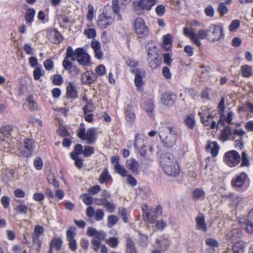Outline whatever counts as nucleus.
I'll return each mask as SVG.
<instances>
[{"instance_id":"nucleus-1","label":"nucleus","mask_w":253,"mask_h":253,"mask_svg":"<svg viewBox=\"0 0 253 253\" xmlns=\"http://www.w3.org/2000/svg\"><path fill=\"white\" fill-rule=\"evenodd\" d=\"M160 163L164 171L168 175L175 177L179 174V166L172 155L167 154L162 156Z\"/></svg>"},{"instance_id":"nucleus-2","label":"nucleus","mask_w":253,"mask_h":253,"mask_svg":"<svg viewBox=\"0 0 253 253\" xmlns=\"http://www.w3.org/2000/svg\"><path fill=\"white\" fill-rule=\"evenodd\" d=\"M158 134L161 142L165 147L172 148L176 144L177 136L172 127L161 126L158 129Z\"/></svg>"},{"instance_id":"nucleus-3","label":"nucleus","mask_w":253,"mask_h":253,"mask_svg":"<svg viewBox=\"0 0 253 253\" xmlns=\"http://www.w3.org/2000/svg\"><path fill=\"white\" fill-rule=\"evenodd\" d=\"M67 58L71 59L72 61L77 60L78 63L82 66L89 65L90 61V57L86 50L82 47H79L73 51L72 47H67L66 52Z\"/></svg>"},{"instance_id":"nucleus-4","label":"nucleus","mask_w":253,"mask_h":253,"mask_svg":"<svg viewBox=\"0 0 253 253\" xmlns=\"http://www.w3.org/2000/svg\"><path fill=\"white\" fill-rule=\"evenodd\" d=\"M183 35L189 38L190 40L197 46H200L202 43L200 40H203L209 37V29L205 30L204 29L200 30L198 34H196L193 28L189 29L187 27H184L183 29Z\"/></svg>"},{"instance_id":"nucleus-5","label":"nucleus","mask_w":253,"mask_h":253,"mask_svg":"<svg viewBox=\"0 0 253 253\" xmlns=\"http://www.w3.org/2000/svg\"><path fill=\"white\" fill-rule=\"evenodd\" d=\"M77 135L80 139L85 141L88 144H93L97 139L96 129L91 127L86 130L84 124H81Z\"/></svg>"},{"instance_id":"nucleus-6","label":"nucleus","mask_w":253,"mask_h":253,"mask_svg":"<svg viewBox=\"0 0 253 253\" xmlns=\"http://www.w3.org/2000/svg\"><path fill=\"white\" fill-rule=\"evenodd\" d=\"M86 234L90 237H94L91 242L92 248L95 252H97L100 248V244L104 241L106 236L105 232L97 230L95 228L89 227L86 231Z\"/></svg>"},{"instance_id":"nucleus-7","label":"nucleus","mask_w":253,"mask_h":253,"mask_svg":"<svg viewBox=\"0 0 253 253\" xmlns=\"http://www.w3.org/2000/svg\"><path fill=\"white\" fill-rule=\"evenodd\" d=\"M143 218L144 221L149 223H154L162 214V208L158 205L155 208L148 209L146 205L142 207Z\"/></svg>"},{"instance_id":"nucleus-8","label":"nucleus","mask_w":253,"mask_h":253,"mask_svg":"<svg viewBox=\"0 0 253 253\" xmlns=\"http://www.w3.org/2000/svg\"><path fill=\"white\" fill-rule=\"evenodd\" d=\"M157 2V0H137L133 2V7L135 12L140 14L151 10Z\"/></svg>"},{"instance_id":"nucleus-9","label":"nucleus","mask_w":253,"mask_h":253,"mask_svg":"<svg viewBox=\"0 0 253 253\" xmlns=\"http://www.w3.org/2000/svg\"><path fill=\"white\" fill-rule=\"evenodd\" d=\"M115 15H112L107 11L104 10L98 16L97 25L100 29H104L111 25L115 21Z\"/></svg>"},{"instance_id":"nucleus-10","label":"nucleus","mask_w":253,"mask_h":253,"mask_svg":"<svg viewBox=\"0 0 253 253\" xmlns=\"http://www.w3.org/2000/svg\"><path fill=\"white\" fill-rule=\"evenodd\" d=\"M223 161L229 167H235L240 163L241 157L238 152L235 150H230L224 154Z\"/></svg>"},{"instance_id":"nucleus-11","label":"nucleus","mask_w":253,"mask_h":253,"mask_svg":"<svg viewBox=\"0 0 253 253\" xmlns=\"http://www.w3.org/2000/svg\"><path fill=\"white\" fill-rule=\"evenodd\" d=\"M145 138V136L143 134L137 133L135 136L134 146L136 150H137L136 152L143 157L146 156Z\"/></svg>"},{"instance_id":"nucleus-12","label":"nucleus","mask_w":253,"mask_h":253,"mask_svg":"<svg viewBox=\"0 0 253 253\" xmlns=\"http://www.w3.org/2000/svg\"><path fill=\"white\" fill-rule=\"evenodd\" d=\"M134 27L139 38H143L148 35V29L142 18H137L135 20Z\"/></svg>"},{"instance_id":"nucleus-13","label":"nucleus","mask_w":253,"mask_h":253,"mask_svg":"<svg viewBox=\"0 0 253 253\" xmlns=\"http://www.w3.org/2000/svg\"><path fill=\"white\" fill-rule=\"evenodd\" d=\"M209 37L208 39L212 42L218 41L223 35V28L221 26L215 24H211L209 27Z\"/></svg>"},{"instance_id":"nucleus-14","label":"nucleus","mask_w":253,"mask_h":253,"mask_svg":"<svg viewBox=\"0 0 253 253\" xmlns=\"http://www.w3.org/2000/svg\"><path fill=\"white\" fill-rule=\"evenodd\" d=\"M198 114L201 117V122L204 126H209L210 128L211 129L216 127L215 121L211 119L212 116L209 114L206 110L202 109L201 111H199Z\"/></svg>"},{"instance_id":"nucleus-15","label":"nucleus","mask_w":253,"mask_h":253,"mask_svg":"<svg viewBox=\"0 0 253 253\" xmlns=\"http://www.w3.org/2000/svg\"><path fill=\"white\" fill-rule=\"evenodd\" d=\"M23 147L21 150L22 155L25 157L31 156L35 147V141L32 139L26 138L23 141Z\"/></svg>"},{"instance_id":"nucleus-16","label":"nucleus","mask_w":253,"mask_h":253,"mask_svg":"<svg viewBox=\"0 0 253 253\" xmlns=\"http://www.w3.org/2000/svg\"><path fill=\"white\" fill-rule=\"evenodd\" d=\"M66 56L62 62V66L65 70L68 71L69 73L73 76L79 75L81 70L76 66L73 65L72 63Z\"/></svg>"},{"instance_id":"nucleus-17","label":"nucleus","mask_w":253,"mask_h":253,"mask_svg":"<svg viewBox=\"0 0 253 253\" xmlns=\"http://www.w3.org/2000/svg\"><path fill=\"white\" fill-rule=\"evenodd\" d=\"M86 216L88 217H94L96 221H100L102 220L104 216V212L102 209H97L95 211L93 207H88L86 211Z\"/></svg>"},{"instance_id":"nucleus-18","label":"nucleus","mask_w":253,"mask_h":253,"mask_svg":"<svg viewBox=\"0 0 253 253\" xmlns=\"http://www.w3.org/2000/svg\"><path fill=\"white\" fill-rule=\"evenodd\" d=\"M246 178V173L244 172H242L232 180L233 186L237 188H241L242 191H245L248 187V185L245 186Z\"/></svg>"},{"instance_id":"nucleus-19","label":"nucleus","mask_w":253,"mask_h":253,"mask_svg":"<svg viewBox=\"0 0 253 253\" xmlns=\"http://www.w3.org/2000/svg\"><path fill=\"white\" fill-rule=\"evenodd\" d=\"M235 114L232 111H229L227 114L224 112L220 114V119L218 122V125H222L223 126H229L233 124L232 120L234 119Z\"/></svg>"},{"instance_id":"nucleus-20","label":"nucleus","mask_w":253,"mask_h":253,"mask_svg":"<svg viewBox=\"0 0 253 253\" xmlns=\"http://www.w3.org/2000/svg\"><path fill=\"white\" fill-rule=\"evenodd\" d=\"M97 79L96 74L92 71H86L81 76V81L84 84H93L97 81Z\"/></svg>"},{"instance_id":"nucleus-21","label":"nucleus","mask_w":253,"mask_h":253,"mask_svg":"<svg viewBox=\"0 0 253 253\" xmlns=\"http://www.w3.org/2000/svg\"><path fill=\"white\" fill-rule=\"evenodd\" d=\"M125 119L126 123L131 126L135 121V114L133 108L131 105H127L125 108Z\"/></svg>"},{"instance_id":"nucleus-22","label":"nucleus","mask_w":253,"mask_h":253,"mask_svg":"<svg viewBox=\"0 0 253 253\" xmlns=\"http://www.w3.org/2000/svg\"><path fill=\"white\" fill-rule=\"evenodd\" d=\"M47 37L54 43H59L62 41V35L55 29L47 32Z\"/></svg>"},{"instance_id":"nucleus-23","label":"nucleus","mask_w":253,"mask_h":253,"mask_svg":"<svg viewBox=\"0 0 253 253\" xmlns=\"http://www.w3.org/2000/svg\"><path fill=\"white\" fill-rule=\"evenodd\" d=\"M176 99L175 95L167 92L163 94L161 98L162 103L167 106H171Z\"/></svg>"},{"instance_id":"nucleus-24","label":"nucleus","mask_w":253,"mask_h":253,"mask_svg":"<svg viewBox=\"0 0 253 253\" xmlns=\"http://www.w3.org/2000/svg\"><path fill=\"white\" fill-rule=\"evenodd\" d=\"M206 150L210 152L213 157H215L218 154L219 146L215 141L208 142V144L206 147Z\"/></svg>"},{"instance_id":"nucleus-25","label":"nucleus","mask_w":253,"mask_h":253,"mask_svg":"<svg viewBox=\"0 0 253 253\" xmlns=\"http://www.w3.org/2000/svg\"><path fill=\"white\" fill-rule=\"evenodd\" d=\"M156 243L157 247L162 251L167 250L170 245V242L168 239L162 236H160L156 239Z\"/></svg>"},{"instance_id":"nucleus-26","label":"nucleus","mask_w":253,"mask_h":253,"mask_svg":"<svg viewBox=\"0 0 253 253\" xmlns=\"http://www.w3.org/2000/svg\"><path fill=\"white\" fill-rule=\"evenodd\" d=\"M84 34L88 39H94L96 36V31L94 25L92 23L86 24Z\"/></svg>"},{"instance_id":"nucleus-27","label":"nucleus","mask_w":253,"mask_h":253,"mask_svg":"<svg viewBox=\"0 0 253 253\" xmlns=\"http://www.w3.org/2000/svg\"><path fill=\"white\" fill-rule=\"evenodd\" d=\"M224 128L221 130L219 139L223 142L229 140V137L232 135V129L230 126H224Z\"/></svg>"},{"instance_id":"nucleus-28","label":"nucleus","mask_w":253,"mask_h":253,"mask_svg":"<svg viewBox=\"0 0 253 253\" xmlns=\"http://www.w3.org/2000/svg\"><path fill=\"white\" fill-rule=\"evenodd\" d=\"M245 223L247 231L250 234H253V208L250 211L247 219L245 220Z\"/></svg>"},{"instance_id":"nucleus-29","label":"nucleus","mask_w":253,"mask_h":253,"mask_svg":"<svg viewBox=\"0 0 253 253\" xmlns=\"http://www.w3.org/2000/svg\"><path fill=\"white\" fill-rule=\"evenodd\" d=\"M126 165L127 168L133 173H138L139 163L134 158H130L127 160L126 162Z\"/></svg>"},{"instance_id":"nucleus-30","label":"nucleus","mask_w":253,"mask_h":253,"mask_svg":"<svg viewBox=\"0 0 253 253\" xmlns=\"http://www.w3.org/2000/svg\"><path fill=\"white\" fill-rule=\"evenodd\" d=\"M246 248V243L243 241H239L234 244L232 249L234 253H245Z\"/></svg>"},{"instance_id":"nucleus-31","label":"nucleus","mask_w":253,"mask_h":253,"mask_svg":"<svg viewBox=\"0 0 253 253\" xmlns=\"http://www.w3.org/2000/svg\"><path fill=\"white\" fill-rule=\"evenodd\" d=\"M36 14V10L34 8H28L25 14V19L26 23L29 26H31L34 20Z\"/></svg>"},{"instance_id":"nucleus-32","label":"nucleus","mask_w":253,"mask_h":253,"mask_svg":"<svg viewBox=\"0 0 253 253\" xmlns=\"http://www.w3.org/2000/svg\"><path fill=\"white\" fill-rule=\"evenodd\" d=\"M14 128L12 125H3L0 127V133L3 136L8 137L13 134Z\"/></svg>"},{"instance_id":"nucleus-33","label":"nucleus","mask_w":253,"mask_h":253,"mask_svg":"<svg viewBox=\"0 0 253 253\" xmlns=\"http://www.w3.org/2000/svg\"><path fill=\"white\" fill-rule=\"evenodd\" d=\"M196 229L203 231L207 230V225L205 223V219L203 216H199L196 218Z\"/></svg>"},{"instance_id":"nucleus-34","label":"nucleus","mask_w":253,"mask_h":253,"mask_svg":"<svg viewBox=\"0 0 253 253\" xmlns=\"http://www.w3.org/2000/svg\"><path fill=\"white\" fill-rule=\"evenodd\" d=\"M63 242L61 238L55 237L50 242L49 244L50 248H53L57 251H60L61 249Z\"/></svg>"},{"instance_id":"nucleus-35","label":"nucleus","mask_w":253,"mask_h":253,"mask_svg":"<svg viewBox=\"0 0 253 253\" xmlns=\"http://www.w3.org/2000/svg\"><path fill=\"white\" fill-rule=\"evenodd\" d=\"M242 235L240 230L238 229H233L227 234V238L231 242L240 238Z\"/></svg>"},{"instance_id":"nucleus-36","label":"nucleus","mask_w":253,"mask_h":253,"mask_svg":"<svg viewBox=\"0 0 253 253\" xmlns=\"http://www.w3.org/2000/svg\"><path fill=\"white\" fill-rule=\"evenodd\" d=\"M67 95L71 98H76L77 96V91L75 84L70 83L66 88Z\"/></svg>"},{"instance_id":"nucleus-37","label":"nucleus","mask_w":253,"mask_h":253,"mask_svg":"<svg viewBox=\"0 0 253 253\" xmlns=\"http://www.w3.org/2000/svg\"><path fill=\"white\" fill-rule=\"evenodd\" d=\"M111 179L112 177L109 173L108 169L105 168L102 171L98 180L100 184H103L105 181Z\"/></svg>"},{"instance_id":"nucleus-38","label":"nucleus","mask_w":253,"mask_h":253,"mask_svg":"<svg viewBox=\"0 0 253 253\" xmlns=\"http://www.w3.org/2000/svg\"><path fill=\"white\" fill-rule=\"evenodd\" d=\"M205 195V192L202 189L196 188L194 190L192 196L195 200H201L204 199Z\"/></svg>"},{"instance_id":"nucleus-39","label":"nucleus","mask_w":253,"mask_h":253,"mask_svg":"<svg viewBox=\"0 0 253 253\" xmlns=\"http://www.w3.org/2000/svg\"><path fill=\"white\" fill-rule=\"evenodd\" d=\"M126 253H137L134 243L130 238H128L126 243Z\"/></svg>"},{"instance_id":"nucleus-40","label":"nucleus","mask_w":253,"mask_h":253,"mask_svg":"<svg viewBox=\"0 0 253 253\" xmlns=\"http://www.w3.org/2000/svg\"><path fill=\"white\" fill-rule=\"evenodd\" d=\"M171 36L167 34L163 36V47L166 50H169L171 46Z\"/></svg>"},{"instance_id":"nucleus-41","label":"nucleus","mask_w":253,"mask_h":253,"mask_svg":"<svg viewBox=\"0 0 253 253\" xmlns=\"http://www.w3.org/2000/svg\"><path fill=\"white\" fill-rule=\"evenodd\" d=\"M241 72L242 76L245 78H249L253 74L251 67L248 65L242 66L241 67Z\"/></svg>"},{"instance_id":"nucleus-42","label":"nucleus","mask_w":253,"mask_h":253,"mask_svg":"<svg viewBox=\"0 0 253 253\" xmlns=\"http://www.w3.org/2000/svg\"><path fill=\"white\" fill-rule=\"evenodd\" d=\"M14 171L11 169H5L2 171V177L5 181L10 180L13 176Z\"/></svg>"},{"instance_id":"nucleus-43","label":"nucleus","mask_w":253,"mask_h":253,"mask_svg":"<svg viewBox=\"0 0 253 253\" xmlns=\"http://www.w3.org/2000/svg\"><path fill=\"white\" fill-rule=\"evenodd\" d=\"M114 168L115 171L122 177H126L127 175V170L124 166L117 164L114 166Z\"/></svg>"},{"instance_id":"nucleus-44","label":"nucleus","mask_w":253,"mask_h":253,"mask_svg":"<svg viewBox=\"0 0 253 253\" xmlns=\"http://www.w3.org/2000/svg\"><path fill=\"white\" fill-rule=\"evenodd\" d=\"M44 72L41 66L36 68L33 71V76L35 80H38L44 75Z\"/></svg>"},{"instance_id":"nucleus-45","label":"nucleus","mask_w":253,"mask_h":253,"mask_svg":"<svg viewBox=\"0 0 253 253\" xmlns=\"http://www.w3.org/2000/svg\"><path fill=\"white\" fill-rule=\"evenodd\" d=\"M94 7L91 4H88L87 6V12L86 14V19L92 23L94 17Z\"/></svg>"},{"instance_id":"nucleus-46","label":"nucleus","mask_w":253,"mask_h":253,"mask_svg":"<svg viewBox=\"0 0 253 253\" xmlns=\"http://www.w3.org/2000/svg\"><path fill=\"white\" fill-rule=\"evenodd\" d=\"M105 243L112 248H116L119 244V240L116 237H110L105 240Z\"/></svg>"},{"instance_id":"nucleus-47","label":"nucleus","mask_w":253,"mask_h":253,"mask_svg":"<svg viewBox=\"0 0 253 253\" xmlns=\"http://www.w3.org/2000/svg\"><path fill=\"white\" fill-rule=\"evenodd\" d=\"M44 232V228L40 225H37L35 226L33 238H40Z\"/></svg>"},{"instance_id":"nucleus-48","label":"nucleus","mask_w":253,"mask_h":253,"mask_svg":"<svg viewBox=\"0 0 253 253\" xmlns=\"http://www.w3.org/2000/svg\"><path fill=\"white\" fill-rule=\"evenodd\" d=\"M144 109L151 115L154 110L153 103L151 100H147L143 103Z\"/></svg>"},{"instance_id":"nucleus-49","label":"nucleus","mask_w":253,"mask_h":253,"mask_svg":"<svg viewBox=\"0 0 253 253\" xmlns=\"http://www.w3.org/2000/svg\"><path fill=\"white\" fill-rule=\"evenodd\" d=\"M80 198L83 202L86 205H90L93 203V197L88 194H83L81 196Z\"/></svg>"},{"instance_id":"nucleus-50","label":"nucleus","mask_w":253,"mask_h":253,"mask_svg":"<svg viewBox=\"0 0 253 253\" xmlns=\"http://www.w3.org/2000/svg\"><path fill=\"white\" fill-rule=\"evenodd\" d=\"M107 226L109 228L112 227L117 223L119 218L115 215H110L108 217Z\"/></svg>"},{"instance_id":"nucleus-51","label":"nucleus","mask_w":253,"mask_h":253,"mask_svg":"<svg viewBox=\"0 0 253 253\" xmlns=\"http://www.w3.org/2000/svg\"><path fill=\"white\" fill-rule=\"evenodd\" d=\"M102 201H104V203H101L100 204H103V206L105 207L108 211L113 212L114 211L116 206L114 204L110 203L107 200H103Z\"/></svg>"},{"instance_id":"nucleus-52","label":"nucleus","mask_w":253,"mask_h":253,"mask_svg":"<svg viewBox=\"0 0 253 253\" xmlns=\"http://www.w3.org/2000/svg\"><path fill=\"white\" fill-rule=\"evenodd\" d=\"M149 43H148L147 46L148 48V58H150L151 57H158L157 49L155 45H152L151 46V48L149 46Z\"/></svg>"},{"instance_id":"nucleus-53","label":"nucleus","mask_w":253,"mask_h":253,"mask_svg":"<svg viewBox=\"0 0 253 253\" xmlns=\"http://www.w3.org/2000/svg\"><path fill=\"white\" fill-rule=\"evenodd\" d=\"M76 227H71L66 232V237L67 241L75 240L74 237L76 235Z\"/></svg>"},{"instance_id":"nucleus-54","label":"nucleus","mask_w":253,"mask_h":253,"mask_svg":"<svg viewBox=\"0 0 253 253\" xmlns=\"http://www.w3.org/2000/svg\"><path fill=\"white\" fill-rule=\"evenodd\" d=\"M135 84L137 87H140L143 84L142 77L140 72H137L134 79Z\"/></svg>"},{"instance_id":"nucleus-55","label":"nucleus","mask_w":253,"mask_h":253,"mask_svg":"<svg viewBox=\"0 0 253 253\" xmlns=\"http://www.w3.org/2000/svg\"><path fill=\"white\" fill-rule=\"evenodd\" d=\"M155 11L158 16H162L165 13L166 10L165 5L161 4L156 7Z\"/></svg>"},{"instance_id":"nucleus-56","label":"nucleus","mask_w":253,"mask_h":253,"mask_svg":"<svg viewBox=\"0 0 253 253\" xmlns=\"http://www.w3.org/2000/svg\"><path fill=\"white\" fill-rule=\"evenodd\" d=\"M94 149L92 146H85L83 151V155L85 157H89L91 155L94 153Z\"/></svg>"},{"instance_id":"nucleus-57","label":"nucleus","mask_w":253,"mask_h":253,"mask_svg":"<svg viewBox=\"0 0 253 253\" xmlns=\"http://www.w3.org/2000/svg\"><path fill=\"white\" fill-rule=\"evenodd\" d=\"M240 21L238 20H234L229 26V30L230 32H234L240 27Z\"/></svg>"},{"instance_id":"nucleus-58","label":"nucleus","mask_w":253,"mask_h":253,"mask_svg":"<svg viewBox=\"0 0 253 253\" xmlns=\"http://www.w3.org/2000/svg\"><path fill=\"white\" fill-rule=\"evenodd\" d=\"M185 123L186 126L188 127L192 128L195 124V121L194 116L191 115L187 116L186 118Z\"/></svg>"},{"instance_id":"nucleus-59","label":"nucleus","mask_w":253,"mask_h":253,"mask_svg":"<svg viewBox=\"0 0 253 253\" xmlns=\"http://www.w3.org/2000/svg\"><path fill=\"white\" fill-rule=\"evenodd\" d=\"M217 10L221 15H224L228 12V9L225 3L221 2L217 7Z\"/></svg>"},{"instance_id":"nucleus-60","label":"nucleus","mask_w":253,"mask_h":253,"mask_svg":"<svg viewBox=\"0 0 253 253\" xmlns=\"http://www.w3.org/2000/svg\"><path fill=\"white\" fill-rule=\"evenodd\" d=\"M34 167L37 170H41L43 167V161L40 157H36L34 161Z\"/></svg>"},{"instance_id":"nucleus-61","label":"nucleus","mask_w":253,"mask_h":253,"mask_svg":"<svg viewBox=\"0 0 253 253\" xmlns=\"http://www.w3.org/2000/svg\"><path fill=\"white\" fill-rule=\"evenodd\" d=\"M150 67L152 69H156L159 65V61L158 57H151L148 58Z\"/></svg>"},{"instance_id":"nucleus-62","label":"nucleus","mask_w":253,"mask_h":253,"mask_svg":"<svg viewBox=\"0 0 253 253\" xmlns=\"http://www.w3.org/2000/svg\"><path fill=\"white\" fill-rule=\"evenodd\" d=\"M95 72L98 76H102L106 73V68L103 65H99L96 68Z\"/></svg>"},{"instance_id":"nucleus-63","label":"nucleus","mask_w":253,"mask_h":253,"mask_svg":"<svg viewBox=\"0 0 253 253\" xmlns=\"http://www.w3.org/2000/svg\"><path fill=\"white\" fill-rule=\"evenodd\" d=\"M52 82L54 84L56 85H60L63 82L62 77L59 74L54 75L53 76Z\"/></svg>"},{"instance_id":"nucleus-64","label":"nucleus","mask_w":253,"mask_h":253,"mask_svg":"<svg viewBox=\"0 0 253 253\" xmlns=\"http://www.w3.org/2000/svg\"><path fill=\"white\" fill-rule=\"evenodd\" d=\"M43 66L47 71H50L53 67V61L49 59H46L43 62Z\"/></svg>"}]
</instances>
